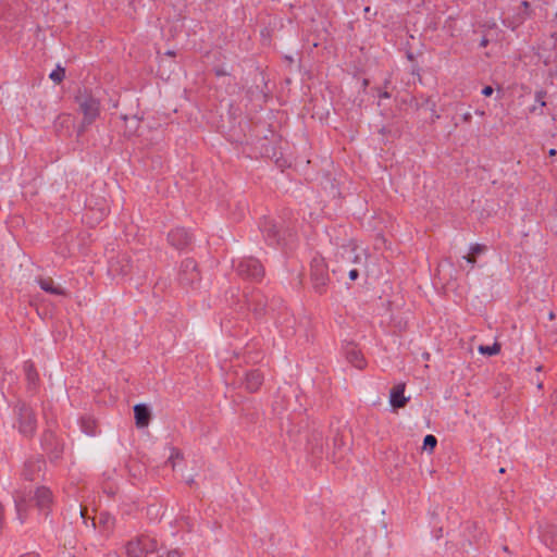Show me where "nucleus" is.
Masks as SVG:
<instances>
[{
	"label": "nucleus",
	"instance_id": "f257e3e1",
	"mask_svg": "<svg viewBox=\"0 0 557 557\" xmlns=\"http://www.w3.org/2000/svg\"><path fill=\"white\" fill-rule=\"evenodd\" d=\"M259 228L269 246L282 250H293L296 247L297 231L290 224L263 216L259 222Z\"/></svg>",
	"mask_w": 557,
	"mask_h": 557
},
{
	"label": "nucleus",
	"instance_id": "f03ea898",
	"mask_svg": "<svg viewBox=\"0 0 557 557\" xmlns=\"http://www.w3.org/2000/svg\"><path fill=\"white\" fill-rule=\"evenodd\" d=\"M75 103L83 114L82 127L91 125L100 114V101L87 88L78 89Z\"/></svg>",
	"mask_w": 557,
	"mask_h": 557
},
{
	"label": "nucleus",
	"instance_id": "7ed1b4c3",
	"mask_svg": "<svg viewBox=\"0 0 557 557\" xmlns=\"http://www.w3.org/2000/svg\"><path fill=\"white\" fill-rule=\"evenodd\" d=\"M17 430L25 437H33L37 430L36 413L26 403L18 400L14 407Z\"/></svg>",
	"mask_w": 557,
	"mask_h": 557
},
{
	"label": "nucleus",
	"instance_id": "20e7f679",
	"mask_svg": "<svg viewBox=\"0 0 557 557\" xmlns=\"http://www.w3.org/2000/svg\"><path fill=\"white\" fill-rule=\"evenodd\" d=\"M245 302L257 320H261L270 312L273 313L275 311L273 305L275 302L282 304V300L277 301L273 300L271 305L268 304L267 296L260 289H252L249 293L245 294Z\"/></svg>",
	"mask_w": 557,
	"mask_h": 557
},
{
	"label": "nucleus",
	"instance_id": "39448f33",
	"mask_svg": "<svg viewBox=\"0 0 557 557\" xmlns=\"http://www.w3.org/2000/svg\"><path fill=\"white\" fill-rule=\"evenodd\" d=\"M236 273L244 280L260 282L264 276L262 263L253 257H245L234 263Z\"/></svg>",
	"mask_w": 557,
	"mask_h": 557
},
{
	"label": "nucleus",
	"instance_id": "423d86ee",
	"mask_svg": "<svg viewBox=\"0 0 557 557\" xmlns=\"http://www.w3.org/2000/svg\"><path fill=\"white\" fill-rule=\"evenodd\" d=\"M310 277L315 293L322 295L326 292L330 282L329 269L323 258L315 257L310 263Z\"/></svg>",
	"mask_w": 557,
	"mask_h": 557
},
{
	"label": "nucleus",
	"instance_id": "0eeeda50",
	"mask_svg": "<svg viewBox=\"0 0 557 557\" xmlns=\"http://www.w3.org/2000/svg\"><path fill=\"white\" fill-rule=\"evenodd\" d=\"M178 281L181 285L193 288L195 284L200 282V273L197 262L194 259L186 258L182 261L178 273Z\"/></svg>",
	"mask_w": 557,
	"mask_h": 557
},
{
	"label": "nucleus",
	"instance_id": "6e6552de",
	"mask_svg": "<svg viewBox=\"0 0 557 557\" xmlns=\"http://www.w3.org/2000/svg\"><path fill=\"white\" fill-rule=\"evenodd\" d=\"M40 444L52 461H57L62 457L63 444L51 430H46L42 433Z\"/></svg>",
	"mask_w": 557,
	"mask_h": 557
},
{
	"label": "nucleus",
	"instance_id": "1a4fd4ad",
	"mask_svg": "<svg viewBox=\"0 0 557 557\" xmlns=\"http://www.w3.org/2000/svg\"><path fill=\"white\" fill-rule=\"evenodd\" d=\"M194 240V235L185 227H175L168 234L169 244L178 251H186Z\"/></svg>",
	"mask_w": 557,
	"mask_h": 557
},
{
	"label": "nucleus",
	"instance_id": "9d476101",
	"mask_svg": "<svg viewBox=\"0 0 557 557\" xmlns=\"http://www.w3.org/2000/svg\"><path fill=\"white\" fill-rule=\"evenodd\" d=\"M532 16V9L528 1H522L518 11L510 17L503 20V25L511 30H516L528 18Z\"/></svg>",
	"mask_w": 557,
	"mask_h": 557
},
{
	"label": "nucleus",
	"instance_id": "9b49d317",
	"mask_svg": "<svg viewBox=\"0 0 557 557\" xmlns=\"http://www.w3.org/2000/svg\"><path fill=\"white\" fill-rule=\"evenodd\" d=\"M343 354L346 360L355 368L362 370L367 367L364 356L358 346L352 342H347L343 345Z\"/></svg>",
	"mask_w": 557,
	"mask_h": 557
},
{
	"label": "nucleus",
	"instance_id": "f8f14e48",
	"mask_svg": "<svg viewBox=\"0 0 557 557\" xmlns=\"http://www.w3.org/2000/svg\"><path fill=\"white\" fill-rule=\"evenodd\" d=\"M45 468V460L41 458H29L25 461L22 476L26 481H35Z\"/></svg>",
	"mask_w": 557,
	"mask_h": 557
},
{
	"label": "nucleus",
	"instance_id": "ddd939ff",
	"mask_svg": "<svg viewBox=\"0 0 557 557\" xmlns=\"http://www.w3.org/2000/svg\"><path fill=\"white\" fill-rule=\"evenodd\" d=\"M34 500L38 509L46 511V515H48L53 502L51 490L47 486H38L34 494Z\"/></svg>",
	"mask_w": 557,
	"mask_h": 557
},
{
	"label": "nucleus",
	"instance_id": "4468645a",
	"mask_svg": "<svg viewBox=\"0 0 557 557\" xmlns=\"http://www.w3.org/2000/svg\"><path fill=\"white\" fill-rule=\"evenodd\" d=\"M264 380L263 373L259 369L250 370L246 373L244 385L249 393H256Z\"/></svg>",
	"mask_w": 557,
	"mask_h": 557
},
{
	"label": "nucleus",
	"instance_id": "2eb2a0df",
	"mask_svg": "<svg viewBox=\"0 0 557 557\" xmlns=\"http://www.w3.org/2000/svg\"><path fill=\"white\" fill-rule=\"evenodd\" d=\"M409 399V397L405 396V384H397L391 389L389 404L394 409L404 408Z\"/></svg>",
	"mask_w": 557,
	"mask_h": 557
},
{
	"label": "nucleus",
	"instance_id": "dca6fc26",
	"mask_svg": "<svg viewBox=\"0 0 557 557\" xmlns=\"http://www.w3.org/2000/svg\"><path fill=\"white\" fill-rule=\"evenodd\" d=\"M134 418L137 428H146L151 418V411L148 405L137 404L134 406Z\"/></svg>",
	"mask_w": 557,
	"mask_h": 557
},
{
	"label": "nucleus",
	"instance_id": "f3484780",
	"mask_svg": "<svg viewBox=\"0 0 557 557\" xmlns=\"http://www.w3.org/2000/svg\"><path fill=\"white\" fill-rule=\"evenodd\" d=\"M323 447L324 438L322 433L319 431H313L308 438V449L313 456L320 457L323 454Z\"/></svg>",
	"mask_w": 557,
	"mask_h": 557
},
{
	"label": "nucleus",
	"instance_id": "a211bd4d",
	"mask_svg": "<svg viewBox=\"0 0 557 557\" xmlns=\"http://www.w3.org/2000/svg\"><path fill=\"white\" fill-rule=\"evenodd\" d=\"M24 372L27 381V389L35 392L39 381V375L32 361H26L24 363Z\"/></svg>",
	"mask_w": 557,
	"mask_h": 557
},
{
	"label": "nucleus",
	"instance_id": "6ab92c4d",
	"mask_svg": "<svg viewBox=\"0 0 557 557\" xmlns=\"http://www.w3.org/2000/svg\"><path fill=\"white\" fill-rule=\"evenodd\" d=\"M79 426L82 432L88 436H96L99 433L98 423L91 416H83L79 419Z\"/></svg>",
	"mask_w": 557,
	"mask_h": 557
},
{
	"label": "nucleus",
	"instance_id": "aec40b11",
	"mask_svg": "<svg viewBox=\"0 0 557 557\" xmlns=\"http://www.w3.org/2000/svg\"><path fill=\"white\" fill-rule=\"evenodd\" d=\"M37 283L39 287L45 290L46 293H49L51 295L55 296H63L65 295L64 288L61 286H55L54 282L51 277H39L37 280Z\"/></svg>",
	"mask_w": 557,
	"mask_h": 557
},
{
	"label": "nucleus",
	"instance_id": "412c9836",
	"mask_svg": "<svg viewBox=\"0 0 557 557\" xmlns=\"http://www.w3.org/2000/svg\"><path fill=\"white\" fill-rule=\"evenodd\" d=\"M138 542H140L141 548L146 553V555L150 553H154L158 548V542L154 537H151L146 534H141L136 537Z\"/></svg>",
	"mask_w": 557,
	"mask_h": 557
},
{
	"label": "nucleus",
	"instance_id": "4be33fe9",
	"mask_svg": "<svg viewBox=\"0 0 557 557\" xmlns=\"http://www.w3.org/2000/svg\"><path fill=\"white\" fill-rule=\"evenodd\" d=\"M127 557H147L146 553L141 548L140 542L135 537L126 544Z\"/></svg>",
	"mask_w": 557,
	"mask_h": 557
},
{
	"label": "nucleus",
	"instance_id": "5701e85b",
	"mask_svg": "<svg viewBox=\"0 0 557 557\" xmlns=\"http://www.w3.org/2000/svg\"><path fill=\"white\" fill-rule=\"evenodd\" d=\"M49 78L55 84L62 83L65 78V69L58 64L55 69L49 74Z\"/></svg>",
	"mask_w": 557,
	"mask_h": 557
},
{
	"label": "nucleus",
	"instance_id": "b1692460",
	"mask_svg": "<svg viewBox=\"0 0 557 557\" xmlns=\"http://www.w3.org/2000/svg\"><path fill=\"white\" fill-rule=\"evenodd\" d=\"M479 351L482 355L495 356V355H497L500 351V345L498 343H494L491 346H488V345L487 346L481 345L479 347Z\"/></svg>",
	"mask_w": 557,
	"mask_h": 557
},
{
	"label": "nucleus",
	"instance_id": "393cba45",
	"mask_svg": "<svg viewBox=\"0 0 557 557\" xmlns=\"http://www.w3.org/2000/svg\"><path fill=\"white\" fill-rule=\"evenodd\" d=\"M437 445V438L433 434H428L423 438V449L432 453Z\"/></svg>",
	"mask_w": 557,
	"mask_h": 557
},
{
	"label": "nucleus",
	"instance_id": "a878e982",
	"mask_svg": "<svg viewBox=\"0 0 557 557\" xmlns=\"http://www.w3.org/2000/svg\"><path fill=\"white\" fill-rule=\"evenodd\" d=\"M547 92L546 90L544 89H540V90H536L535 91V104H539L540 107H545L546 106V102H545V97H546Z\"/></svg>",
	"mask_w": 557,
	"mask_h": 557
},
{
	"label": "nucleus",
	"instance_id": "bb28decb",
	"mask_svg": "<svg viewBox=\"0 0 557 557\" xmlns=\"http://www.w3.org/2000/svg\"><path fill=\"white\" fill-rule=\"evenodd\" d=\"M486 250V246L482 244H472L470 246L469 252L473 256L480 255Z\"/></svg>",
	"mask_w": 557,
	"mask_h": 557
},
{
	"label": "nucleus",
	"instance_id": "cd10ccee",
	"mask_svg": "<svg viewBox=\"0 0 557 557\" xmlns=\"http://www.w3.org/2000/svg\"><path fill=\"white\" fill-rule=\"evenodd\" d=\"M14 503H15V508H16V512H17L18 519L23 522L22 510H23V508L25 506V500L22 499V498H15Z\"/></svg>",
	"mask_w": 557,
	"mask_h": 557
},
{
	"label": "nucleus",
	"instance_id": "c85d7f7f",
	"mask_svg": "<svg viewBox=\"0 0 557 557\" xmlns=\"http://www.w3.org/2000/svg\"><path fill=\"white\" fill-rule=\"evenodd\" d=\"M213 72H214V74H215L218 77H220V76H228V75H231V72H230V71H227L224 66H215V67L213 69Z\"/></svg>",
	"mask_w": 557,
	"mask_h": 557
},
{
	"label": "nucleus",
	"instance_id": "c756f323",
	"mask_svg": "<svg viewBox=\"0 0 557 557\" xmlns=\"http://www.w3.org/2000/svg\"><path fill=\"white\" fill-rule=\"evenodd\" d=\"M160 557H182V553L178 549H171Z\"/></svg>",
	"mask_w": 557,
	"mask_h": 557
},
{
	"label": "nucleus",
	"instance_id": "7c9ffc66",
	"mask_svg": "<svg viewBox=\"0 0 557 557\" xmlns=\"http://www.w3.org/2000/svg\"><path fill=\"white\" fill-rule=\"evenodd\" d=\"M494 92V89L492 86L490 85H486L482 88L481 90V94L484 96V97H491Z\"/></svg>",
	"mask_w": 557,
	"mask_h": 557
},
{
	"label": "nucleus",
	"instance_id": "2f4dec72",
	"mask_svg": "<svg viewBox=\"0 0 557 557\" xmlns=\"http://www.w3.org/2000/svg\"><path fill=\"white\" fill-rule=\"evenodd\" d=\"M463 259L471 265V268H473L476 262L475 257L470 252L467 256H465Z\"/></svg>",
	"mask_w": 557,
	"mask_h": 557
},
{
	"label": "nucleus",
	"instance_id": "473e14b6",
	"mask_svg": "<svg viewBox=\"0 0 557 557\" xmlns=\"http://www.w3.org/2000/svg\"><path fill=\"white\" fill-rule=\"evenodd\" d=\"M348 276L351 281H356L359 276V272L357 269H351L348 273Z\"/></svg>",
	"mask_w": 557,
	"mask_h": 557
},
{
	"label": "nucleus",
	"instance_id": "72a5a7b5",
	"mask_svg": "<svg viewBox=\"0 0 557 557\" xmlns=\"http://www.w3.org/2000/svg\"><path fill=\"white\" fill-rule=\"evenodd\" d=\"M379 98L380 99H389L391 98V94L388 91H386V90L385 91H381L379 94Z\"/></svg>",
	"mask_w": 557,
	"mask_h": 557
},
{
	"label": "nucleus",
	"instance_id": "f704fd0d",
	"mask_svg": "<svg viewBox=\"0 0 557 557\" xmlns=\"http://www.w3.org/2000/svg\"><path fill=\"white\" fill-rule=\"evenodd\" d=\"M20 557H40V556L36 553H26V554L21 555Z\"/></svg>",
	"mask_w": 557,
	"mask_h": 557
},
{
	"label": "nucleus",
	"instance_id": "c9c22d12",
	"mask_svg": "<svg viewBox=\"0 0 557 557\" xmlns=\"http://www.w3.org/2000/svg\"><path fill=\"white\" fill-rule=\"evenodd\" d=\"M487 44H488V40H487V38H485V37H483V38L481 39V41H480V46H481V47H486V46H487Z\"/></svg>",
	"mask_w": 557,
	"mask_h": 557
},
{
	"label": "nucleus",
	"instance_id": "e433bc0d",
	"mask_svg": "<svg viewBox=\"0 0 557 557\" xmlns=\"http://www.w3.org/2000/svg\"><path fill=\"white\" fill-rule=\"evenodd\" d=\"M463 120H465L466 122L470 121V120H471V114H470L469 112H468V113H465V114H463Z\"/></svg>",
	"mask_w": 557,
	"mask_h": 557
},
{
	"label": "nucleus",
	"instance_id": "4c0bfd02",
	"mask_svg": "<svg viewBox=\"0 0 557 557\" xmlns=\"http://www.w3.org/2000/svg\"><path fill=\"white\" fill-rule=\"evenodd\" d=\"M556 153H557V151H556V149H554V148H552V149L548 151V154H549L550 157L556 156Z\"/></svg>",
	"mask_w": 557,
	"mask_h": 557
},
{
	"label": "nucleus",
	"instance_id": "58836bf2",
	"mask_svg": "<svg viewBox=\"0 0 557 557\" xmlns=\"http://www.w3.org/2000/svg\"><path fill=\"white\" fill-rule=\"evenodd\" d=\"M467 528H468V529H470V528L476 529V528H478V525H476V523H469V522H468V523H467Z\"/></svg>",
	"mask_w": 557,
	"mask_h": 557
},
{
	"label": "nucleus",
	"instance_id": "ea45409f",
	"mask_svg": "<svg viewBox=\"0 0 557 557\" xmlns=\"http://www.w3.org/2000/svg\"><path fill=\"white\" fill-rule=\"evenodd\" d=\"M537 107L536 104H534L533 107L530 108V112L531 113H534L536 111Z\"/></svg>",
	"mask_w": 557,
	"mask_h": 557
},
{
	"label": "nucleus",
	"instance_id": "a19ab883",
	"mask_svg": "<svg viewBox=\"0 0 557 557\" xmlns=\"http://www.w3.org/2000/svg\"><path fill=\"white\" fill-rule=\"evenodd\" d=\"M419 71H420V69H419V67H413V69H412V74H416V73H417V74H419Z\"/></svg>",
	"mask_w": 557,
	"mask_h": 557
},
{
	"label": "nucleus",
	"instance_id": "79ce46f5",
	"mask_svg": "<svg viewBox=\"0 0 557 557\" xmlns=\"http://www.w3.org/2000/svg\"><path fill=\"white\" fill-rule=\"evenodd\" d=\"M370 12H371L370 7H366V8H364V13H366V14H369Z\"/></svg>",
	"mask_w": 557,
	"mask_h": 557
},
{
	"label": "nucleus",
	"instance_id": "37998d69",
	"mask_svg": "<svg viewBox=\"0 0 557 557\" xmlns=\"http://www.w3.org/2000/svg\"><path fill=\"white\" fill-rule=\"evenodd\" d=\"M407 57H408V59H409V60H411V61L413 60V54H412L411 52H409V53L407 54Z\"/></svg>",
	"mask_w": 557,
	"mask_h": 557
},
{
	"label": "nucleus",
	"instance_id": "c03bdc74",
	"mask_svg": "<svg viewBox=\"0 0 557 557\" xmlns=\"http://www.w3.org/2000/svg\"><path fill=\"white\" fill-rule=\"evenodd\" d=\"M554 317H555V315H554V313H553V312H550V313H549V319L552 320V319H554Z\"/></svg>",
	"mask_w": 557,
	"mask_h": 557
},
{
	"label": "nucleus",
	"instance_id": "a18cd8bd",
	"mask_svg": "<svg viewBox=\"0 0 557 557\" xmlns=\"http://www.w3.org/2000/svg\"><path fill=\"white\" fill-rule=\"evenodd\" d=\"M478 114L483 115L484 111H476Z\"/></svg>",
	"mask_w": 557,
	"mask_h": 557
},
{
	"label": "nucleus",
	"instance_id": "49530a36",
	"mask_svg": "<svg viewBox=\"0 0 557 557\" xmlns=\"http://www.w3.org/2000/svg\"><path fill=\"white\" fill-rule=\"evenodd\" d=\"M499 472H500V473H504V472H505V469H504V468H500V469H499Z\"/></svg>",
	"mask_w": 557,
	"mask_h": 557
},
{
	"label": "nucleus",
	"instance_id": "de8ad7c7",
	"mask_svg": "<svg viewBox=\"0 0 557 557\" xmlns=\"http://www.w3.org/2000/svg\"><path fill=\"white\" fill-rule=\"evenodd\" d=\"M553 542L557 545V536L554 537Z\"/></svg>",
	"mask_w": 557,
	"mask_h": 557
}]
</instances>
